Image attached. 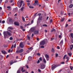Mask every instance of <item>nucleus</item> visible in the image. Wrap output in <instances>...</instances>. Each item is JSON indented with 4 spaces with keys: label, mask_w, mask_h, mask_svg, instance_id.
Returning a JSON list of instances; mask_svg holds the SVG:
<instances>
[{
    "label": "nucleus",
    "mask_w": 73,
    "mask_h": 73,
    "mask_svg": "<svg viewBox=\"0 0 73 73\" xmlns=\"http://www.w3.org/2000/svg\"><path fill=\"white\" fill-rule=\"evenodd\" d=\"M12 32L11 31H10V32L8 31H4L3 34L5 38H6L5 36H8H8H11L12 35V34H11Z\"/></svg>",
    "instance_id": "obj_1"
},
{
    "label": "nucleus",
    "mask_w": 73,
    "mask_h": 73,
    "mask_svg": "<svg viewBox=\"0 0 73 73\" xmlns=\"http://www.w3.org/2000/svg\"><path fill=\"white\" fill-rule=\"evenodd\" d=\"M17 5H18V7L19 8H21V5H23V6L24 5V1H21L20 2V4L19 3V1H18L17 3Z\"/></svg>",
    "instance_id": "obj_2"
},
{
    "label": "nucleus",
    "mask_w": 73,
    "mask_h": 73,
    "mask_svg": "<svg viewBox=\"0 0 73 73\" xmlns=\"http://www.w3.org/2000/svg\"><path fill=\"white\" fill-rule=\"evenodd\" d=\"M40 45H44L45 44V40H42L40 43Z\"/></svg>",
    "instance_id": "obj_3"
},
{
    "label": "nucleus",
    "mask_w": 73,
    "mask_h": 73,
    "mask_svg": "<svg viewBox=\"0 0 73 73\" xmlns=\"http://www.w3.org/2000/svg\"><path fill=\"white\" fill-rule=\"evenodd\" d=\"M45 56L47 61H49V55L47 54H46L45 55Z\"/></svg>",
    "instance_id": "obj_4"
},
{
    "label": "nucleus",
    "mask_w": 73,
    "mask_h": 73,
    "mask_svg": "<svg viewBox=\"0 0 73 73\" xmlns=\"http://www.w3.org/2000/svg\"><path fill=\"white\" fill-rule=\"evenodd\" d=\"M57 65L54 64L52 66V70H54V69H55V68H56L57 67Z\"/></svg>",
    "instance_id": "obj_5"
},
{
    "label": "nucleus",
    "mask_w": 73,
    "mask_h": 73,
    "mask_svg": "<svg viewBox=\"0 0 73 73\" xmlns=\"http://www.w3.org/2000/svg\"><path fill=\"white\" fill-rule=\"evenodd\" d=\"M42 19V17H40L38 18V20L37 22V24H38V23H40V20Z\"/></svg>",
    "instance_id": "obj_6"
},
{
    "label": "nucleus",
    "mask_w": 73,
    "mask_h": 73,
    "mask_svg": "<svg viewBox=\"0 0 73 73\" xmlns=\"http://www.w3.org/2000/svg\"><path fill=\"white\" fill-rule=\"evenodd\" d=\"M24 51V50L23 49H21V50H18L17 51H16V53H21V52H23V51Z\"/></svg>",
    "instance_id": "obj_7"
},
{
    "label": "nucleus",
    "mask_w": 73,
    "mask_h": 73,
    "mask_svg": "<svg viewBox=\"0 0 73 73\" xmlns=\"http://www.w3.org/2000/svg\"><path fill=\"white\" fill-rule=\"evenodd\" d=\"M40 68L41 69H44L45 68V65H42L41 66Z\"/></svg>",
    "instance_id": "obj_8"
},
{
    "label": "nucleus",
    "mask_w": 73,
    "mask_h": 73,
    "mask_svg": "<svg viewBox=\"0 0 73 73\" xmlns=\"http://www.w3.org/2000/svg\"><path fill=\"white\" fill-rule=\"evenodd\" d=\"M38 4V1L35 0V3H34L33 5H37V4Z\"/></svg>",
    "instance_id": "obj_9"
},
{
    "label": "nucleus",
    "mask_w": 73,
    "mask_h": 73,
    "mask_svg": "<svg viewBox=\"0 0 73 73\" xmlns=\"http://www.w3.org/2000/svg\"><path fill=\"white\" fill-rule=\"evenodd\" d=\"M36 29L35 27H32L30 29L31 31H32V32H33Z\"/></svg>",
    "instance_id": "obj_10"
},
{
    "label": "nucleus",
    "mask_w": 73,
    "mask_h": 73,
    "mask_svg": "<svg viewBox=\"0 0 73 73\" xmlns=\"http://www.w3.org/2000/svg\"><path fill=\"white\" fill-rule=\"evenodd\" d=\"M1 52L2 53H3L4 54H7V53L6 52L5 50L1 51Z\"/></svg>",
    "instance_id": "obj_11"
},
{
    "label": "nucleus",
    "mask_w": 73,
    "mask_h": 73,
    "mask_svg": "<svg viewBox=\"0 0 73 73\" xmlns=\"http://www.w3.org/2000/svg\"><path fill=\"white\" fill-rule=\"evenodd\" d=\"M34 33L35 35H37L38 33V30L35 31L34 32Z\"/></svg>",
    "instance_id": "obj_12"
},
{
    "label": "nucleus",
    "mask_w": 73,
    "mask_h": 73,
    "mask_svg": "<svg viewBox=\"0 0 73 73\" xmlns=\"http://www.w3.org/2000/svg\"><path fill=\"white\" fill-rule=\"evenodd\" d=\"M20 46L21 48H23L24 47V45L22 43H21L20 44Z\"/></svg>",
    "instance_id": "obj_13"
},
{
    "label": "nucleus",
    "mask_w": 73,
    "mask_h": 73,
    "mask_svg": "<svg viewBox=\"0 0 73 73\" xmlns=\"http://www.w3.org/2000/svg\"><path fill=\"white\" fill-rule=\"evenodd\" d=\"M14 24L15 25H17L18 26L19 25V23L17 22H15Z\"/></svg>",
    "instance_id": "obj_14"
},
{
    "label": "nucleus",
    "mask_w": 73,
    "mask_h": 73,
    "mask_svg": "<svg viewBox=\"0 0 73 73\" xmlns=\"http://www.w3.org/2000/svg\"><path fill=\"white\" fill-rule=\"evenodd\" d=\"M43 60L44 63H46V60L45 59V58H43Z\"/></svg>",
    "instance_id": "obj_15"
},
{
    "label": "nucleus",
    "mask_w": 73,
    "mask_h": 73,
    "mask_svg": "<svg viewBox=\"0 0 73 73\" xmlns=\"http://www.w3.org/2000/svg\"><path fill=\"white\" fill-rule=\"evenodd\" d=\"M28 59L29 61H31V60L32 59V57L30 56L28 57Z\"/></svg>",
    "instance_id": "obj_16"
},
{
    "label": "nucleus",
    "mask_w": 73,
    "mask_h": 73,
    "mask_svg": "<svg viewBox=\"0 0 73 73\" xmlns=\"http://www.w3.org/2000/svg\"><path fill=\"white\" fill-rule=\"evenodd\" d=\"M63 44V40H62L60 43V45H62Z\"/></svg>",
    "instance_id": "obj_17"
},
{
    "label": "nucleus",
    "mask_w": 73,
    "mask_h": 73,
    "mask_svg": "<svg viewBox=\"0 0 73 73\" xmlns=\"http://www.w3.org/2000/svg\"><path fill=\"white\" fill-rule=\"evenodd\" d=\"M14 63V62H13V61L12 60H11L10 62V65H12Z\"/></svg>",
    "instance_id": "obj_18"
},
{
    "label": "nucleus",
    "mask_w": 73,
    "mask_h": 73,
    "mask_svg": "<svg viewBox=\"0 0 73 73\" xmlns=\"http://www.w3.org/2000/svg\"><path fill=\"white\" fill-rule=\"evenodd\" d=\"M68 54L69 55V56L71 57V56H72V52H68Z\"/></svg>",
    "instance_id": "obj_19"
},
{
    "label": "nucleus",
    "mask_w": 73,
    "mask_h": 73,
    "mask_svg": "<svg viewBox=\"0 0 73 73\" xmlns=\"http://www.w3.org/2000/svg\"><path fill=\"white\" fill-rule=\"evenodd\" d=\"M73 48V45H71L70 46V49L71 50H72V48Z\"/></svg>",
    "instance_id": "obj_20"
},
{
    "label": "nucleus",
    "mask_w": 73,
    "mask_h": 73,
    "mask_svg": "<svg viewBox=\"0 0 73 73\" xmlns=\"http://www.w3.org/2000/svg\"><path fill=\"white\" fill-rule=\"evenodd\" d=\"M8 20H9V22H11V21H12V19H11V18H10V17H9Z\"/></svg>",
    "instance_id": "obj_21"
},
{
    "label": "nucleus",
    "mask_w": 73,
    "mask_h": 73,
    "mask_svg": "<svg viewBox=\"0 0 73 73\" xmlns=\"http://www.w3.org/2000/svg\"><path fill=\"white\" fill-rule=\"evenodd\" d=\"M22 19L23 21H25V18L23 16L22 17Z\"/></svg>",
    "instance_id": "obj_22"
},
{
    "label": "nucleus",
    "mask_w": 73,
    "mask_h": 73,
    "mask_svg": "<svg viewBox=\"0 0 73 73\" xmlns=\"http://www.w3.org/2000/svg\"><path fill=\"white\" fill-rule=\"evenodd\" d=\"M70 35L71 37H72V38H73V33H71L70 34Z\"/></svg>",
    "instance_id": "obj_23"
},
{
    "label": "nucleus",
    "mask_w": 73,
    "mask_h": 73,
    "mask_svg": "<svg viewBox=\"0 0 73 73\" xmlns=\"http://www.w3.org/2000/svg\"><path fill=\"white\" fill-rule=\"evenodd\" d=\"M73 5L72 4L70 5L69 6V8H72L73 7Z\"/></svg>",
    "instance_id": "obj_24"
},
{
    "label": "nucleus",
    "mask_w": 73,
    "mask_h": 73,
    "mask_svg": "<svg viewBox=\"0 0 73 73\" xmlns=\"http://www.w3.org/2000/svg\"><path fill=\"white\" fill-rule=\"evenodd\" d=\"M27 39L28 40H30L31 39V37L28 36H27Z\"/></svg>",
    "instance_id": "obj_25"
},
{
    "label": "nucleus",
    "mask_w": 73,
    "mask_h": 73,
    "mask_svg": "<svg viewBox=\"0 0 73 73\" xmlns=\"http://www.w3.org/2000/svg\"><path fill=\"white\" fill-rule=\"evenodd\" d=\"M33 48H32V47H31L30 48H28V49L29 50H31H31H33Z\"/></svg>",
    "instance_id": "obj_26"
},
{
    "label": "nucleus",
    "mask_w": 73,
    "mask_h": 73,
    "mask_svg": "<svg viewBox=\"0 0 73 73\" xmlns=\"http://www.w3.org/2000/svg\"><path fill=\"white\" fill-rule=\"evenodd\" d=\"M70 68L71 70H73L72 69H73V67L72 66H70Z\"/></svg>",
    "instance_id": "obj_27"
},
{
    "label": "nucleus",
    "mask_w": 73,
    "mask_h": 73,
    "mask_svg": "<svg viewBox=\"0 0 73 73\" xmlns=\"http://www.w3.org/2000/svg\"><path fill=\"white\" fill-rule=\"evenodd\" d=\"M9 39L10 40H13V38H12V37H10Z\"/></svg>",
    "instance_id": "obj_28"
},
{
    "label": "nucleus",
    "mask_w": 73,
    "mask_h": 73,
    "mask_svg": "<svg viewBox=\"0 0 73 73\" xmlns=\"http://www.w3.org/2000/svg\"><path fill=\"white\" fill-rule=\"evenodd\" d=\"M39 60H40V61H42V57H40L39 58Z\"/></svg>",
    "instance_id": "obj_29"
},
{
    "label": "nucleus",
    "mask_w": 73,
    "mask_h": 73,
    "mask_svg": "<svg viewBox=\"0 0 73 73\" xmlns=\"http://www.w3.org/2000/svg\"><path fill=\"white\" fill-rule=\"evenodd\" d=\"M40 60H38V61H37V64H39V63H40Z\"/></svg>",
    "instance_id": "obj_30"
},
{
    "label": "nucleus",
    "mask_w": 73,
    "mask_h": 73,
    "mask_svg": "<svg viewBox=\"0 0 73 73\" xmlns=\"http://www.w3.org/2000/svg\"><path fill=\"white\" fill-rule=\"evenodd\" d=\"M29 8H33V7L31 5L29 7Z\"/></svg>",
    "instance_id": "obj_31"
},
{
    "label": "nucleus",
    "mask_w": 73,
    "mask_h": 73,
    "mask_svg": "<svg viewBox=\"0 0 73 73\" xmlns=\"http://www.w3.org/2000/svg\"><path fill=\"white\" fill-rule=\"evenodd\" d=\"M53 31H55V29H52V32H53Z\"/></svg>",
    "instance_id": "obj_32"
},
{
    "label": "nucleus",
    "mask_w": 73,
    "mask_h": 73,
    "mask_svg": "<svg viewBox=\"0 0 73 73\" xmlns=\"http://www.w3.org/2000/svg\"><path fill=\"white\" fill-rule=\"evenodd\" d=\"M27 25H30L29 24H27V25H25V27H27Z\"/></svg>",
    "instance_id": "obj_33"
},
{
    "label": "nucleus",
    "mask_w": 73,
    "mask_h": 73,
    "mask_svg": "<svg viewBox=\"0 0 73 73\" xmlns=\"http://www.w3.org/2000/svg\"><path fill=\"white\" fill-rule=\"evenodd\" d=\"M64 18H62L61 19V21H64Z\"/></svg>",
    "instance_id": "obj_34"
},
{
    "label": "nucleus",
    "mask_w": 73,
    "mask_h": 73,
    "mask_svg": "<svg viewBox=\"0 0 73 73\" xmlns=\"http://www.w3.org/2000/svg\"><path fill=\"white\" fill-rule=\"evenodd\" d=\"M60 64H65V62H61Z\"/></svg>",
    "instance_id": "obj_35"
},
{
    "label": "nucleus",
    "mask_w": 73,
    "mask_h": 73,
    "mask_svg": "<svg viewBox=\"0 0 73 73\" xmlns=\"http://www.w3.org/2000/svg\"><path fill=\"white\" fill-rule=\"evenodd\" d=\"M66 55H64L63 57V59H64L65 57H66Z\"/></svg>",
    "instance_id": "obj_36"
},
{
    "label": "nucleus",
    "mask_w": 73,
    "mask_h": 73,
    "mask_svg": "<svg viewBox=\"0 0 73 73\" xmlns=\"http://www.w3.org/2000/svg\"><path fill=\"white\" fill-rule=\"evenodd\" d=\"M58 54L57 53H56L55 54V56L56 57H57L58 56Z\"/></svg>",
    "instance_id": "obj_37"
},
{
    "label": "nucleus",
    "mask_w": 73,
    "mask_h": 73,
    "mask_svg": "<svg viewBox=\"0 0 73 73\" xmlns=\"http://www.w3.org/2000/svg\"><path fill=\"white\" fill-rule=\"evenodd\" d=\"M43 27H47V25H46V24H44V25H43Z\"/></svg>",
    "instance_id": "obj_38"
},
{
    "label": "nucleus",
    "mask_w": 73,
    "mask_h": 73,
    "mask_svg": "<svg viewBox=\"0 0 73 73\" xmlns=\"http://www.w3.org/2000/svg\"><path fill=\"white\" fill-rule=\"evenodd\" d=\"M52 52H54V49L52 48Z\"/></svg>",
    "instance_id": "obj_39"
},
{
    "label": "nucleus",
    "mask_w": 73,
    "mask_h": 73,
    "mask_svg": "<svg viewBox=\"0 0 73 73\" xmlns=\"http://www.w3.org/2000/svg\"><path fill=\"white\" fill-rule=\"evenodd\" d=\"M8 29H12V27H9L8 28Z\"/></svg>",
    "instance_id": "obj_40"
},
{
    "label": "nucleus",
    "mask_w": 73,
    "mask_h": 73,
    "mask_svg": "<svg viewBox=\"0 0 73 73\" xmlns=\"http://www.w3.org/2000/svg\"><path fill=\"white\" fill-rule=\"evenodd\" d=\"M23 9H24V7H23L21 9V11H23Z\"/></svg>",
    "instance_id": "obj_41"
},
{
    "label": "nucleus",
    "mask_w": 73,
    "mask_h": 73,
    "mask_svg": "<svg viewBox=\"0 0 73 73\" xmlns=\"http://www.w3.org/2000/svg\"><path fill=\"white\" fill-rule=\"evenodd\" d=\"M37 55H38V56H40V53H37Z\"/></svg>",
    "instance_id": "obj_42"
},
{
    "label": "nucleus",
    "mask_w": 73,
    "mask_h": 73,
    "mask_svg": "<svg viewBox=\"0 0 73 73\" xmlns=\"http://www.w3.org/2000/svg\"><path fill=\"white\" fill-rule=\"evenodd\" d=\"M38 72H41V70L38 69Z\"/></svg>",
    "instance_id": "obj_43"
},
{
    "label": "nucleus",
    "mask_w": 73,
    "mask_h": 73,
    "mask_svg": "<svg viewBox=\"0 0 73 73\" xmlns=\"http://www.w3.org/2000/svg\"><path fill=\"white\" fill-rule=\"evenodd\" d=\"M17 73H20V71L19 70H18Z\"/></svg>",
    "instance_id": "obj_44"
},
{
    "label": "nucleus",
    "mask_w": 73,
    "mask_h": 73,
    "mask_svg": "<svg viewBox=\"0 0 73 73\" xmlns=\"http://www.w3.org/2000/svg\"><path fill=\"white\" fill-rule=\"evenodd\" d=\"M41 14L40 13H39V14H38L37 15L38 16H41Z\"/></svg>",
    "instance_id": "obj_45"
},
{
    "label": "nucleus",
    "mask_w": 73,
    "mask_h": 73,
    "mask_svg": "<svg viewBox=\"0 0 73 73\" xmlns=\"http://www.w3.org/2000/svg\"><path fill=\"white\" fill-rule=\"evenodd\" d=\"M7 8H8L9 9H10L11 8V7L10 6H7Z\"/></svg>",
    "instance_id": "obj_46"
},
{
    "label": "nucleus",
    "mask_w": 73,
    "mask_h": 73,
    "mask_svg": "<svg viewBox=\"0 0 73 73\" xmlns=\"http://www.w3.org/2000/svg\"><path fill=\"white\" fill-rule=\"evenodd\" d=\"M2 24H4V23H5V21H2Z\"/></svg>",
    "instance_id": "obj_47"
},
{
    "label": "nucleus",
    "mask_w": 73,
    "mask_h": 73,
    "mask_svg": "<svg viewBox=\"0 0 73 73\" xmlns=\"http://www.w3.org/2000/svg\"><path fill=\"white\" fill-rule=\"evenodd\" d=\"M8 2V0H6L5 2V3H7Z\"/></svg>",
    "instance_id": "obj_48"
},
{
    "label": "nucleus",
    "mask_w": 73,
    "mask_h": 73,
    "mask_svg": "<svg viewBox=\"0 0 73 73\" xmlns=\"http://www.w3.org/2000/svg\"><path fill=\"white\" fill-rule=\"evenodd\" d=\"M63 13H64V12L63 11H61V14L62 15V14H63Z\"/></svg>",
    "instance_id": "obj_49"
},
{
    "label": "nucleus",
    "mask_w": 73,
    "mask_h": 73,
    "mask_svg": "<svg viewBox=\"0 0 73 73\" xmlns=\"http://www.w3.org/2000/svg\"><path fill=\"white\" fill-rule=\"evenodd\" d=\"M8 52V53H10L11 52V50H10V49H9Z\"/></svg>",
    "instance_id": "obj_50"
},
{
    "label": "nucleus",
    "mask_w": 73,
    "mask_h": 73,
    "mask_svg": "<svg viewBox=\"0 0 73 73\" xmlns=\"http://www.w3.org/2000/svg\"><path fill=\"white\" fill-rule=\"evenodd\" d=\"M40 48H44V46H42L40 47Z\"/></svg>",
    "instance_id": "obj_51"
},
{
    "label": "nucleus",
    "mask_w": 73,
    "mask_h": 73,
    "mask_svg": "<svg viewBox=\"0 0 73 73\" xmlns=\"http://www.w3.org/2000/svg\"><path fill=\"white\" fill-rule=\"evenodd\" d=\"M37 14V13H36L34 15V16H35Z\"/></svg>",
    "instance_id": "obj_52"
},
{
    "label": "nucleus",
    "mask_w": 73,
    "mask_h": 73,
    "mask_svg": "<svg viewBox=\"0 0 73 73\" xmlns=\"http://www.w3.org/2000/svg\"><path fill=\"white\" fill-rule=\"evenodd\" d=\"M20 28L22 29H23V27L22 26H21Z\"/></svg>",
    "instance_id": "obj_53"
},
{
    "label": "nucleus",
    "mask_w": 73,
    "mask_h": 73,
    "mask_svg": "<svg viewBox=\"0 0 73 73\" xmlns=\"http://www.w3.org/2000/svg\"><path fill=\"white\" fill-rule=\"evenodd\" d=\"M13 45H12V46H11V49H12V48H13Z\"/></svg>",
    "instance_id": "obj_54"
},
{
    "label": "nucleus",
    "mask_w": 73,
    "mask_h": 73,
    "mask_svg": "<svg viewBox=\"0 0 73 73\" xmlns=\"http://www.w3.org/2000/svg\"><path fill=\"white\" fill-rule=\"evenodd\" d=\"M59 38H61V35H59Z\"/></svg>",
    "instance_id": "obj_55"
},
{
    "label": "nucleus",
    "mask_w": 73,
    "mask_h": 73,
    "mask_svg": "<svg viewBox=\"0 0 73 73\" xmlns=\"http://www.w3.org/2000/svg\"><path fill=\"white\" fill-rule=\"evenodd\" d=\"M34 36V34L33 33L32 34V35H31V37H33Z\"/></svg>",
    "instance_id": "obj_56"
},
{
    "label": "nucleus",
    "mask_w": 73,
    "mask_h": 73,
    "mask_svg": "<svg viewBox=\"0 0 73 73\" xmlns=\"http://www.w3.org/2000/svg\"><path fill=\"white\" fill-rule=\"evenodd\" d=\"M33 21L32 20L31 22V24H33Z\"/></svg>",
    "instance_id": "obj_57"
},
{
    "label": "nucleus",
    "mask_w": 73,
    "mask_h": 73,
    "mask_svg": "<svg viewBox=\"0 0 73 73\" xmlns=\"http://www.w3.org/2000/svg\"><path fill=\"white\" fill-rule=\"evenodd\" d=\"M30 5V3H27V5H28V6H29Z\"/></svg>",
    "instance_id": "obj_58"
},
{
    "label": "nucleus",
    "mask_w": 73,
    "mask_h": 73,
    "mask_svg": "<svg viewBox=\"0 0 73 73\" xmlns=\"http://www.w3.org/2000/svg\"><path fill=\"white\" fill-rule=\"evenodd\" d=\"M15 9L16 10V11H18V9H17V8H16Z\"/></svg>",
    "instance_id": "obj_59"
},
{
    "label": "nucleus",
    "mask_w": 73,
    "mask_h": 73,
    "mask_svg": "<svg viewBox=\"0 0 73 73\" xmlns=\"http://www.w3.org/2000/svg\"><path fill=\"white\" fill-rule=\"evenodd\" d=\"M13 0H11L10 1V3H12L13 2Z\"/></svg>",
    "instance_id": "obj_60"
},
{
    "label": "nucleus",
    "mask_w": 73,
    "mask_h": 73,
    "mask_svg": "<svg viewBox=\"0 0 73 73\" xmlns=\"http://www.w3.org/2000/svg\"><path fill=\"white\" fill-rule=\"evenodd\" d=\"M68 26V24H66V27H67Z\"/></svg>",
    "instance_id": "obj_61"
},
{
    "label": "nucleus",
    "mask_w": 73,
    "mask_h": 73,
    "mask_svg": "<svg viewBox=\"0 0 73 73\" xmlns=\"http://www.w3.org/2000/svg\"><path fill=\"white\" fill-rule=\"evenodd\" d=\"M25 31V29H23V32H24Z\"/></svg>",
    "instance_id": "obj_62"
},
{
    "label": "nucleus",
    "mask_w": 73,
    "mask_h": 73,
    "mask_svg": "<svg viewBox=\"0 0 73 73\" xmlns=\"http://www.w3.org/2000/svg\"><path fill=\"white\" fill-rule=\"evenodd\" d=\"M6 73H8V70L6 71Z\"/></svg>",
    "instance_id": "obj_63"
},
{
    "label": "nucleus",
    "mask_w": 73,
    "mask_h": 73,
    "mask_svg": "<svg viewBox=\"0 0 73 73\" xmlns=\"http://www.w3.org/2000/svg\"><path fill=\"white\" fill-rule=\"evenodd\" d=\"M71 42H72V43H73V39H72L71 40Z\"/></svg>",
    "instance_id": "obj_64"
}]
</instances>
